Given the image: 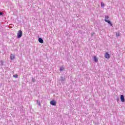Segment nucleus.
Returning a JSON list of instances; mask_svg holds the SVG:
<instances>
[{
    "label": "nucleus",
    "mask_w": 125,
    "mask_h": 125,
    "mask_svg": "<svg viewBox=\"0 0 125 125\" xmlns=\"http://www.w3.org/2000/svg\"><path fill=\"white\" fill-rule=\"evenodd\" d=\"M104 6H105V4H104V3H103V2H101V7H104Z\"/></svg>",
    "instance_id": "11"
},
{
    "label": "nucleus",
    "mask_w": 125,
    "mask_h": 125,
    "mask_svg": "<svg viewBox=\"0 0 125 125\" xmlns=\"http://www.w3.org/2000/svg\"><path fill=\"white\" fill-rule=\"evenodd\" d=\"M14 78H16V79H17V78H18V75L17 74L14 75H13Z\"/></svg>",
    "instance_id": "14"
},
{
    "label": "nucleus",
    "mask_w": 125,
    "mask_h": 125,
    "mask_svg": "<svg viewBox=\"0 0 125 125\" xmlns=\"http://www.w3.org/2000/svg\"><path fill=\"white\" fill-rule=\"evenodd\" d=\"M0 16L3 15V13H2V12H0Z\"/></svg>",
    "instance_id": "17"
},
{
    "label": "nucleus",
    "mask_w": 125,
    "mask_h": 125,
    "mask_svg": "<svg viewBox=\"0 0 125 125\" xmlns=\"http://www.w3.org/2000/svg\"><path fill=\"white\" fill-rule=\"evenodd\" d=\"M120 99H121L122 102H125V96H124V95H121Z\"/></svg>",
    "instance_id": "4"
},
{
    "label": "nucleus",
    "mask_w": 125,
    "mask_h": 125,
    "mask_svg": "<svg viewBox=\"0 0 125 125\" xmlns=\"http://www.w3.org/2000/svg\"><path fill=\"white\" fill-rule=\"evenodd\" d=\"M0 63H1V65H3L2 61H0Z\"/></svg>",
    "instance_id": "18"
},
{
    "label": "nucleus",
    "mask_w": 125,
    "mask_h": 125,
    "mask_svg": "<svg viewBox=\"0 0 125 125\" xmlns=\"http://www.w3.org/2000/svg\"><path fill=\"white\" fill-rule=\"evenodd\" d=\"M94 62H98V59H97V58L95 56H94Z\"/></svg>",
    "instance_id": "8"
},
{
    "label": "nucleus",
    "mask_w": 125,
    "mask_h": 125,
    "mask_svg": "<svg viewBox=\"0 0 125 125\" xmlns=\"http://www.w3.org/2000/svg\"><path fill=\"white\" fill-rule=\"evenodd\" d=\"M32 81L33 83H35V82H36V79H35L34 78H32Z\"/></svg>",
    "instance_id": "15"
},
{
    "label": "nucleus",
    "mask_w": 125,
    "mask_h": 125,
    "mask_svg": "<svg viewBox=\"0 0 125 125\" xmlns=\"http://www.w3.org/2000/svg\"><path fill=\"white\" fill-rule=\"evenodd\" d=\"M105 22L108 23V24H109V25H110V26H112V23L111 22V21H109V20H105Z\"/></svg>",
    "instance_id": "9"
},
{
    "label": "nucleus",
    "mask_w": 125,
    "mask_h": 125,
    "mask_svg": "<svg viewBox=\"0 0 125 125\" xmlns=\"http://www.w3.org/2000/svg\"><path fill=\"white\" fill-rule=\"evenodd\" d=\"M105 58H106L107 59H109L110 58V55L108 53H105V54L104 55Z\"/></svg>",
    "instance_id": "5"
},
{
    "label": "nucleus",
    "mask_w": 125,
    "mask_h": 125,
    "mask_svg": "<svg viewBox=\"0 0 125 125\" xmlns=\"http://www.w3.org/2000/svg\"><path fill=\"white\" fill-rule=\"evenodd\" d=\"M10 58L11 59V60H14L15 58V56L12 54H11Z\"/></svg>",
    "instance_id": "6"
},
{
    "label": "nucleus",
    "mask_w": 125,
    "mask_h": 125,
    "mask_svg": "<svg viewBox=\"0 0 125 125\" xmlns=\"http://www.w3.org/2000/svg\"><path fill=\"white\" fill-rule=\"evenodd\" d=\"M37 102L38 105H39V106H41V102L37 101Z\"/></svg>",
    "instance_id": "12"
},
{
    "label": "nucleus",
    "mask_w": 125,
    "mask_h": 125,
    "mask_svg": "<svg viewBox=\"0 0 125 125\" xmlns=\"http://www.w3.org/2000/svg\"><path fill=\"white\" fill-rule=\"evenodd\" d=\"M38 41L40 43H43V40H42V39L40 38H39Z\"/></svg>",
    "instance_id": "7"
},
{
    "label": "nucleus",
    "mask_w": 125,
    "mask_h": 125,
    "mask_svg": "<svg viewBox=\"0 0 125 125\" xmlns=\"http://www.w3.org/2000/svg\"><path fill=\"white\" fill-rule=\"evenodd\" d=\"M22 31L19 30L17 34L18 39H20V38L22 37Z\"/></svg>",
    "instance_id": "1"
},
{
    "label": "nucleus",
    "mask_w": 125,
    "mask_h": 125,
    "mask_svg": "<svg viewBox=\"0 0 125 125\" xmlns=\"http://www.w3.org/2000/svg\"><path fill=\"white\" fill-rule=\"evenodd\" d=\"M66 81V79L65 78H63V77H61V82H62V84H64L65 83V81Z\"/></svg>",
    "instance_id": "2"
},
{
    "label": "nucleus",
    "mask_w": 125,
    "mask_h": 125,
    "mask_svg": "<svg viewBox=\"0 0 125 125\" xmlns=\"http://www.w3.org/2000/svg\"><path fill=\"white\" fill-rule=\"evenodd\" d=\"M116 37H120V36H121V34H120V33H116Z\"/></svg>",
    "instance_id": "13"
},
{
    "label": "nucleus",
    "mask_w": 125,
    "mask_h": 125,
    "mask_svg": "<svg viewBox=\"0 0 125 125\" xmlns=\"http://www.w3.org/2000/svg\"><path fill=\"white\" fill-rule=\"evenodd\" d=\"M108 19H109V16H105V19H104L105 22H106V20H108Z\"/></svg>",
    "instance_id": "10"
},
{
    "label": "nucleus",
    "mask_w": 125,
    "mask_h": 125,
    "mask_svg": "<svg viewBox=\"0 0 125 125\" xmlns=\"http://www.w3.org/2000/svg\"><path fill=\"white\" fill-rule=\"evenodd\" d=\"M51 105H52V106H56V102L55 101L53 100L50 102Z\"/></svg>",
    "instance_id": "3"
},
{
    "label": "nucleus",
    "mask_w": 125,
    "mask_h": 125,
    "mask_svg": "<svg viewBox=\"0 0 125 125\" xmlns=\"http://www.w3.org/2000/svg\"><path fill=\"white\" fill-rule=\"evenodd\" d=\"M64 70V67H61L60 68V71H63Z\"/></svg>",
    "instance_id": "16"
}]
</instances>
